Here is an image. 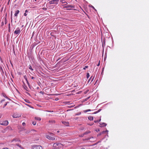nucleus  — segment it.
Instances as JSON below:
<instances>
[{
	"label": "nucleus",
	"instance_id": "obj_45",
	"mask_svg": "<svg viewBox=\"0 0 149 149\" xmlns=\"http://www.w3.org/2000/svg\"><path fill=\"white\" fill-rule=\"evenodd\" d=\"M40 93H41V94H43V92H42V91H40Z\"/></svg>",
	"mask_w": 149,
	"mask_h": 149
},
{
	"label": "nucleus",
	"instance_id": "obj_11",
	"mask_svg": "<svg viewBox=\"0 0 149 149\" xmlns=\"http://www.w3.org/2000/svg\"><path fill=\"white\" fill-rule=\"evenodd\" d=\"M62 122L63 124L66 126H68L69 125V124L68 122L66 121H63Z\"/></svg>",
	"mask_w": 149,
	"mask_h": 149
},
{
	"label": "nucleus",
	"instance_id": "obj_51",
	"mask_svg": "<svg viewBox=\"0 0 149 149\" xmlns=\"http://www.w3.org/2000/svg\"><path fill=\"white\" fill-rule=\"evenodd\" d=\"M43 10H46V8H43Z\"/></svg>",
	"mask_w": 149,
	"mask_h": 149
},
{
	"label": "nucleus",
	"instance_id": "obj_8",
	"mask_svg": "<svg viewBox=\"0 0 149 149\" xmlns=\"http://www.w3.org/2000/svg\"><path fill=\"white\" fill-rule=\"evenodd\" d=\"M8 100H10L8 97H6L5 98L2 99L1 101V102H8L9 101Z\"/></svg>",
	"mask_w": 149,
	"mask_h": 149
},
{
	"label": "nucleus",
	"instance_id": "obj_24",
	"mask_svg": "<svg viewBox=\"0 0 149 149\" xmlns=\"http://www.w3.org/2000/svg\"><path fill=\"white\" fill-rule=\"evenodd\" d=\"M81 114V112H79L78 113H76L75 114V115L78 116V115H80Z\"/></svg>",
	"mask_w": 149,
	"mask_h": 149
},
{
	"label": "nucleus",
	"instance_id": "obj_50",
	"mask_svg": "<svg viewBox=\"0 0 149 149\" xmlns=\"http://www.w3.org/2000/svg\"><path fill=\"white\" fill-rule=\"evenodd\" d=\"M31 78L32 79H33L34 78V77H32Z\"/></svg>",
	"mask_w": 149,
	"mask_h": 149
},
{
	"label": "nucleus",
	"instance_id": "obj_35",
	"mask_svg": "<svg viewBox=\"0 0 149 149\" xmlns=\"http://www.w3.org/2000/svg\"><path fill=\"white\" fill-rule=\"evenodd\" d=\"M51 122H54V120H49V122L50 123Z\"/></svg>",
	"mask_w": 149,
	"mask_h": 149
},
{
	"label": "nucleus",
	"instance_id": "obj_40",
	"mask_svg": "<svg viewBox=\"0 0 149 149\" xmlns=\"http://www.w3.org/2000/svg\"><path fill=\"white\" fill-rule=\"evenodd\" d=\"M94 77H93V78L91 80V82H92L93 81V80L94 79Z\"/></svg>",
	"mask_w": 149,
	"mask_h": 149
},
{
	"label": "nucleus",
	"instance_id": "obj_37",
	"mask_svg": "<svg viewBox=\"0 0 149 149\" xmlns=\"http://www.w3.org/2000/svg\"><path fill=\"white\" fill-rule=\"evenodd\" d=\"M27 14L26 13H25L24 14V15L25 16H26L27 15Z\"/></svg>",
	"mask_w": 149,
	"mask_h": 149
},
{
	"label": "nucleus",
	"instance_id": "obj_31",
	"mask_svg": "<svg viewBox=\"0 0 149 149\" xmlns=\"http://www.w3.org/2000/svg\"><path fill=\"white\" fill-rule=\"evenodd\" d=\"M102 134V133L101 132L100 134H98L97 136H100Z\"/></svg>",
	"mask_w": 149,
	"mask_h": 149
},
{
	"label": "nucleus",
	"instance_id": "obj_55",
	"mask_svg": "<svg viewBox=\"0 0 149 149\" xmlns=\"http://www.w3.org/2000/svg\"><path fill=\"white\" fill-rule=\"evenodd\" d=\"M92 8H93L94 9H95V8H94V7L93 6H92Z\"/></svg>",
	"mask_w": 149,
	"mask_h": 149
},
{
	"label": "nucleus",
	"instance_id": "obj_28",
	"mask_svg": "<svg viewBox=\"0 0 149 149\" xmlns=\"http://www.w3.org/2000/svg\"><path fill=\"white\" fill-rule=\"evenodd\" d=\"M88 66H85V67L84 68H83V69L85 70L86 69V68H88Z\"/></svg>",
	"mask_w": 149,
	"mask_h": 149
},
{
	"label": "nucleus",
	"instance_id": "obj_9",
	"mask_svg": "<svg viewBox=\"0 0 149 149\" xmlns=\"http://www.w3.org/2000/svg\"><path fill=\"white\" fill-rule=\"evenodd\" d=\"M64 8H67V10H70L71 9L69 8H73L74 7L71 5H68L64 7Z\"/></svg>",
	"mask_w": 149,
	"mask_h": 149
},
{
	"label": "nucleus",
	"instance_id": "obj_10",
	"mask_svg": "<svg viewBox=\"0 0 149 149\" xmlns=\"http://www.w3.org/2000/svg\"><path fill=\"white\" fill-rule=\"evenodd\" d=\"M46 138L49 139H50L52 140H55V139L53 137H52L49 135H46Z\"/></svg>",
	"mask_w": 149,
	"mask_h": 149
},
{
	"label": "nucleus",
	"instance_id": "obj_43",
	"mask_svg": "<svg viewBox=\"0 0 149 149\" xmlns=\"http://www.w3.org/2000/svg\"><path fill=\"white\" fill-rule=\"evenodd\" d=\"M28 12V11L27 10H26L25 11V13H26Z\"/></svg>",
	"mask_w": 149,
	"mask_h": 149
},
{
	"label": "nucleus",
	"instance_id": "obj_18",
	"mask_svg": "<svg viewBox=\"0 0 149 149\" xmlns=\"http://www.w3.org/2000/svg\"><path fill=\"white\" fill-rule=\"evenodd\" d=\"M24 77L25 78V79L26 80V81L27 82V84H28V85H29V83L28 82L27 80V78L26 77V76H24Z\"/></svg>",
	"mask_w": 149,
	"mask_h": 149
},
{
	"label": "nucleus",
	"instance_id": "obj_42",
	"mask_svg": "<svg viewBox=\"0 0 149 149\" xmlns=\"http://www.w3.org/2000/svg\"><path fill=\"white\" fill-rule=\"evenodd\" d=\"M101 110V109H99L97 111V112H99Z\"/></svg>",
	"mask_w": 149,
	"mask_h": 149
},
{
	"label": "nucleus",
	"instance_id": "obj_13",
	"mask_svg": "<svg viewBox=\"0 0 149 149\" xmlns=\"http://www.w3.org/2000/svg\"><path fill=\"white\" fill-rule=\"evenodd\" d=\"M100 127H102L104 126H105L107 125V124L105 123H100Z\"/></svg>",
	"mask_w": 149,
	"mask_h": 149
},
{
	"label": "nucleus",
	"instance_id": "obj_23",
	"mask_svg": "<svg viewBox=\"0 0 149 149\" xmlns=\"http://www.w3.org/2000/svg\"><path fill=\"white\" fill-rule=\"evenodd\" d=\"M91 111L90 109H88V110H84V112H87L88 111Z\"/></svg>",
	"mask_w": 149,
	"mask_h": 149
},
{
	"label": "nucleus",
	"instance_id": "obj_46",
	"mask_svg": "<svg viewBox=\"0 0 149 149\" xmlns=\"http://www.w3.org/2000/svg\"><path fill=\"white\" fill-rule=\"evenodd\" d=\"M81 91L78 92L77 93L78 94H79L80 93H81Z\"/></svg>",
	"mask_w": 149,
	"mask_h": 149
},
{
	"label": "nucleus",
	"instance_id": "obj_7",
	"mask_svg": "<svg viewBox=\"0 0 149 149\" xmlns=\"http://www.w3.org/2000/svg\"><path fill=\"white\" fill-rule=\"evenodd\" d=\"M20 32V29L18 28H17L16 30L15 31H14V33L16 34H19Z\"/></svg>",
	"mask_w": 149,
	"mask_h": 149
},
{
	"label": "nucleus",
	"instance_id": "obj_22",
	"mask_svg": "<svg viewBox=\"0 0 149 149\" xmlns=\"http://www.w3.org/2000/svg\"><path fill=\"white\" fill-rule=\"evenodd\" d=\"M90 76V75L89 73H87L86 74V77L87 78H88Z\"/></svg>",
	"mask_w": 149,
	"mask_h": 149
},
{
	"label": "nucleus",
	"instance_id": "obj_5",
	"mask_svg": "<svg viewBox=\"0 0 149 149\" xmlns=\"http://www.w3.org/2000/svg\"><path fill=\"white\" fill-rule=\"evenodd\" d=\"M63 145L60 143H55L53 144V146L54 147L56 148V146H58V148H61Z\"/></svg>",
	"mask_w": 149,
	"mask_h": 149
},
{
	"label": "nucleus",
	"instance_id": "obj_19",
	"mask_svg": "<svg viewBox=\"0 0 149 149\" xmlns=\"http://www.w3.org/2000/svg\"><path fill=\"white\" fill-rule=\"evenodd\" d=\"M24 77L25 78V79L26 80V81L27 82V84H28V85H29V83L28 82L27 80V78L26 77V76H24Z\"/></svg>",
	"mask_w": 149,
	"mask_h": 149
},
{
	"label": "nucleus",
	"instance_id": "obj_57",
	"mask_svg": "<svg viewBox=\"0 0 149 149\" xmlns=\"http://www.w3.org/2000/svg\"><path fill=\"white\" fill-rule=\"evenodd\" d=\"M34 1H38V0H34Z\"/></svg>",
	"mask_w": 149,
	"mask_h": 149
},
{
	"label": "nucleus",
	"instance_id": "obj_56",
	"mask_svg": "<svg viewBox=\"0 0 149 149\" xmlns=\"http://www.w3.org/2000/svg\"><path fill=\"white\" fill-rule=\"evenodd\" d=\"M93 124H89V125H93Z\"/></svg>",
	"mask_w": 149,
	"mask_h": 149
},
{
	"label": "nucleus",
	"instance_id": "obj_54",
	"mask_svg": "<svg viewBox=\"0 0 149 149\" xmlns=\"http://www.w3.org/2000/svg\"><path fill=\"white\" fill-rule=\"evenodd\" d=\"M101 119H100L99 120H98V122L100 121H101Z\"/></svg>",
	"mask_w": 149,
	"mask_h": 149
},
{
	"label": "nucleus",
	"instance_id": "obj_1",
	"mask_svg": "<svg viewBox=\"0 0 149 149\" xmlns=\"http://www.w3.org/2000/svg\"><path fill=\"white\" fill-rule=\"evenodd\" d=\"M19 141V140L18 139H14L11 141V142L13 143V144L16 145L19 147L21 149H24V148L22 147L20 145H19L18 144H17L16 143H15L16 142Z\"/></svg>",
	"mask_w": 149,
	"mask_h": 149
},
{
	"label": "nucleus",
	"instance_id": "obj_38",
	"mask_svg": "<svg viewBox=\"0 0 149 149\" xmlns=\"http://www.w3.org/2000/svg\"><path fill=\"white\" fill-rule=\"evenodd\" d=\"M2 116V114L1 113H0V118H1Z\"/></svg>",
	"mask_w": 149,
	"mask_h": 149
},
{
	"label": "nucleus",
	"instance_id": "obj_26",
	"mask_svg": "<svg viewBox=\"0 0 149 149\" xmlns=\"http://www.w3.org/2000/svg\"><path fill=\"white\" fill-rule=\"evenodd\" d=\"M30 132V130H27L25 132V133L26 134L29 133Z\"/></svg>",
	"mask_w": 149,
	"mask_h": 149
},
{
	"label": "nucleus",
	"instance_id": "obj_12",
	"mask_svg": "<svg viewBox=\"0 0 149 149\" xmlns=\"http://www.w3.org/2000/svg\"><path fill=\"white\" fill-rule=\"evenodd\" d=\"M94 138L93 137H92L90 138H88L87 139V140H89L91 142H93L94 141Z\"/></svg>",
	"mask_w": 149,
	"mask_h": 149
},
{
	"label": "nucleus",
	"instance_id": "obj_36",
	"mask_svg": "<svg viewBox=\"0 0 149 149\" xmlns=\"http://www.w3.org/2000/svg\"><path fill=\"white\" fill-rule=\"evenodd\" d=\"M25 124H26L24 122L22 123V125L23 126L25 125Z\"/></svg>",
	"mask_w": 149,
	"mask_h": 149
},
{
	"label": "nucleus",
	"instance_id": "obj_58",
	"mask_svg": "<svg viewBox=\"0 0 149 149\" xmlns=\"http://www.w3.org/2000/svg\"><path fill=\"white\" fill-rule=\"evenodd\" d=\"M59 131H57V132H58V133H59Z\"/></svg>",
	"mask_w": 149,
	"mask_h": 149
},
{
	"label": "nucleus",
	"instance_id": "obj_48",
	"mask_svg": "<svg viewBox=\"0 0 149 149\" xmlns=\"http://www.w3.org/2000/svg\"><path fill=\"white\" fill-rule=\"evenodd\" d=\"M2 149H9L8 148H3Z\"/></svg>",
	"mask_w": 149,
	"mask_h": 149
},
{
	"label": "nucleus",
	"instance_id": "obj_15",
	"mask_svg": "<svg viewBox=\"0 0 149 149\" xmlns=\"http://www.w3.org/2000/svg\"><path fill=\"white\" fill-rule=\"evenodd\" d=\"M60 2L62 3H65V5H66L67 4V3L64 0H61Z\"/></svg>",
	"mask_w": 149,
	"mask_h": 149
},
{
	"label": "nucleus",
	"instance_id": "obj_3",
	"mask_svg": "<svg viewBox=\"0 0 149 149\" xmlns=\"http://www.w3.org/2000/svg\"><path fill=\"white\" fill-rule=\"evenodd\" d=\"M8 122L7 120H6L4 121H0V125L6 126L8 125Z\"/></svg>",
	"mask_w": 149,
	"mask_h": 149
},
{
	"label": "nucleus",
	"instance_id": "obj_16",
	"mask_svg": "<svg viewBox=\"0 0 149 149\" xmlns=\"http://www.w3.org/2000/svg\"><path fill=\"white\" fill-rule=\"evenodd\" d=\"M34 118H35V120H39V121L40 120H41V118L40 117H35Z\"/></svg>",
	"mask_w": 149,
	"mask_h": 149
},
{
	"label": "nucleus",
	"instance_id": "obj_52",
	"mask_svg": "<svg viewBox=\"0 0 149 149\" xmlns=\"http://www.w3.org/2000/svg\"><path fill=\"white\" fill-rule=\"evenodd\" d=\"M100 131V130H99V129H98L97 130V131H97V132H99V131Z\"/></svg>",
	"mask_w": 149,
	"mask_h": 149
},
{
	"label": "nucleus",
	"instance_id": "obj_20",
	"mask_svg": "<svg viewBox=\"0 0 149 149\" xmlns=\"http://www.w3.org/2000/svg\"><path fill=\"white\" fill-rule=\"evenodd\" d=\"M4 22L5 24H6L7 22V21L6 18H5L4 19Z\"/></svg>",
	"mask_w": 149,
	"mask_h": 149
},
{
	"label": "nucleus",
	"instance_id": "obj_4",
	"mask_svg": "<svg viewBox=\"0 0 149 149\" xmlns=\"http://www.w3.org/2000/svg\"><path fill=\"white\" fill-rule=\"evenodd\" d=\"M21 114L17 113H15L13 114V118H19L21 116Z\"/></svg>",
	"mask_w": 149,
	"mask_h": 149
},
{
	"label": "nucleus",
	"instance_id": "obj_30",
	"mask_svg": "<svg viewBox=\"0 0 149 149\" xmlns=\"http://www.w3.org/2000/svg\"><path fill=\"white\" fill-rule=\"evenodd\" d=\"M11 22H12V21H13L12 17V14H11Z\"/></svg>",
	"mask_w": 149,
	"mask_h": 149
},
{
	"label": "nucleus",
	"instance_id": "obj_25",
	"mask_svg": "<svg viewBox=\"0 0 149 149\" xmlns=\"http://www.w3.org/2000/svg\"><path fill=\"white\" fill-rule=\"evenodd\" d=\"M32 124L34 125H35L36 124V121H33L32 122Z\"/></svg>",
	"mask_w": 149,
	"mask_h": 149
},
{
	"label": "nucleus",
	"instance_id": "obj_32",
	"mask_svg": "<svg viewBox=\"0 0 149 149\" xmlns=\"http://www.w3.org/2000/svg\"><path fill=\"white\" fill-rule=\"evenodd\" d=\"M92 76L91 77V78L88 79V82H89V81H90V80H91V78H92Z\"/></svg>",
	"mask_w": 149,
	"mask_h": 149
},
{
	"label": "nucleus",
	"instance_id": "obj_27",
	"mask_svg": "<svg viewBox=\"0 0 149 149\" xmlns=\"http://www.w3.org/2000/svg\"><path fill=\"white\" fill-rule=\"evenodd\" d=\"M88 91H89L88 90H87L86 91H85L84 92V93L85 94L87 93Z\"/></svg>",
	"mask_w": 149,
	"mask_h": 149
},
{
	"label": "nucleus",
	"instance_id": "obj_39",
	"mask_svg": "<svg viewBox=\"0 0 149 149\" xmlns=\"http://www.w3.org/2000/svg\"><path fill=\"white\" fill-rule=\"evenodd\" d=\"M94 122H95V123L98 122V120H96V121H95Z\"/></svg>",
	"mask_w": 149,
	"mask_h": 149
},
{
	"label": "nucleus",
	"instance_id": "obj_33",
	"mask_svg": "<svg viewBox=\"0 0 149 149\" xmlns=\"http://www.w3.org/2000/svg\"><path fill=\"white\" fill-rule=\"evenodd\" d=\"M4 24L3 22H2L1 23V26H3Z\"/></svg>",
	"mask_w": 149,
	"mask_h": 149
},
{
	"label": "nucleus",
	"instance_id": "obj_59",
	"mask_svg": "<svg viewBox=\"0 0 149 149\" xmlns=\"http://www.w3.org/2000/svg\"><path fill=\"white\" fill-rule=\"evenodd\" d=\"M37 105H38V106H40V105H38V104H37Z\"/></svg>",
	"mask_w": 149,
	"mask_h": 149
},
{
	"label": "nucleus",
	"instance_id": "obj_17",
	"mask_svg": "<svg viewBox=\"0 0 149 149\" xmlns=\"http://www.w3.org/2000/svg\"><path fill=\"white\" fill-rule=\"evenodd\" d=\"M88 119L90 120H93V118L92 116H90L88 117Z\"/></svg>",
	"mask_w": 149,
	"mask_h": 149
},
{
	"label": "nucleus",
	"instance_id": "obj_41",
	"mask_svg": "<svg viewBox=\"0 0 149 149\" xmlns=\"http://www.w3.org/2000/svg\"><path fill=\"white\" fill-rule=\"evenodd\" d=\"M55 100H56L57 101L58 100V99L57 98H55Z\"/></svg>",
	"mask_w": 149,
	"mask_h": 149
},
{
	"label": "nucleus",
	"instance_id": "obj_29",
	"mask_svg": "<svg viewBox=\"0 0 149 149\" xmlns=\"http://www.w3.org/2000/svg\"><path fill=\"white\" fill-rule=\"evenodd\" d=\"M90 132H85L84 134H88Z\"/></svg>",
	"mask_w": 149,
	"mask_h": 149
},
{
	"label": "nucleus",
	"instance_id": "obj_14",
	"mask_svg": "<svg viewBox=\"0 0 149 149\" xmlns=\"http://www.w3.org/2000/svg\"><path fill=\"white\" fill-rule=\"evenodd\" d=\"M19 10H17L16 12L14 14L15 16L17 17V16L18 14H19Z\"/></svg>",
	"mask_w": 149,
	"mask_h": 149
},
{
	"label": "nucleus",
	"instance_id": "obj_21",
	"mask_svg": "<svg viewBox=\"0 0 149 149\" xmlns=\"http://www.w3.org/2000/svg\"><path fill=\"white\" fill-rule=\"evenodd\" d=\"M29 69L31 70L32 71L33 70V69L32 68L31 66V65H30L29 66Z\"/></svg>",
	"mask_w": 149,
	"mask_h": 149
},
{
	"label": "nucleus",
	"instance_id": "obj_6",
	"mask_svg": "<svg viewBox=\"0 0 149 149\" xmlns=\"http://www.w3.org/2000/svg\"><path fill=\"white\" fill-rule=\"evenodd\" d=\"M58 1V0H52L49 2V4H57Z\"/></svg>",
	"mask_w": 149,
	"mask_h": 149
},
{
	"label": "nucleus",
	"instance_id": "obj_47",
	"mask_svg": "<svg viewBox=\"0 0 149 149\" xmlns=\"http://www.w3.org/2000/svg\"><path fill=\"white\" fill-rule=\"evenodd\" d=\"M100 65V62H99V63H98V64L97 65V66H99Z\"/></svg>",
	"mask_w": 149,
	"mask_h": 149
},
{
	"label": "nucleus",
	"instance_id": "obj_2",
	"mask_svg": "<svg viewBox=\"0 0 149 149\" xmlns=\"http://www.w3.org/2000/svg\"><path fill=\"white\" fill-rule=\"evenodd\" d=\"M32 149H42V148L40 145H34L32 146Z\"/></svg>",
	"mask_w": 149,
	"mask_h": 149
},
{
	"label": "nucleus",
	"instance_id": "obj_49",
	"mask_svg": "<svg viewBox=\"0 0 149 149\" xmlns=\"http://www.w3.org/2000/svg\"><path fill=\"white\" fill-rule=\"evenodd\" d=\"M106 131V132H107V133H108V130H106V131Z\"/></svg>",
	"mask_w": 149,
	"mask_h": 149
},
{
	"label": "nucleus",
	"instance_id": "obj_34",
	"mask_svg": "<svg viewBox=\"0 0 149 149\" xmlns=\"http://www.w3.org/2000/svg\"><path fill=\"white\" fill-rule=\"evenodd\" d=\"M101 133H102V134L105 133H106V131H103Z\"/></svg>",
	"mask_w": 149,
	"mask_h": 149
},
{
	"label": "nucleus",
	"instance_id": "obj_44",
	"mask_svg": "<svg viewBox=\"0 0 149 149\" xmlns=\"http://www.w3.org/2000/svg\"><path fill=\"white\" fill-rule=\"evenodd\" d=\"M98 113V112H97V111L95 112V113H94L95 114V113Z\"/></svg>",
	"mask_w": 149,
	"mask_h": 149
},
{
	"label": "nucleus",
	"instance_id": "obj_53",
	"mask_svg": "<svg viewBox=\"0 0 149 149\" xmlns=\"http://www.w3.org/2000/svg\"><path fill=\"white\" fill-rule=\"evenodd\" d=\"M7 104L6 103V104H5L4 107L6 106L7 105Z\"/></svg>",
	"mask_w": 149,
	"mask_h": 149
}]
</instances>
